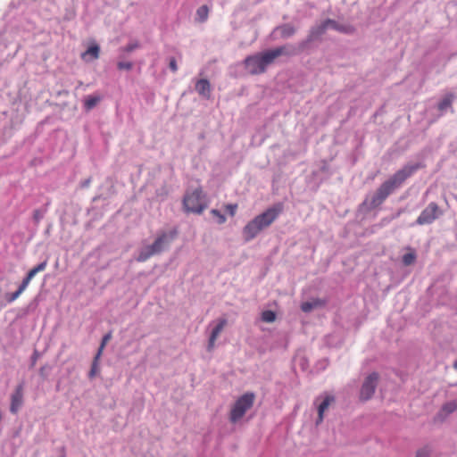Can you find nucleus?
Returning a JSON list of instances; mask_svg holds the SVG:
<instances>
[{
  "label": "nucleus",
  "instance_id": "2eb2a0df",
  "mask_svg": "<svg viewBox=\"0 0 457 457\" xmlns=\"http://www.w3.org/2000/svg\"><path fill=\"white\" fill-rule=\"evenodd\" d=\"M195 90L200 96L206 99L211 97V85L210 82L205 79H199L196 82Z\"/></svg>",
  "mask_w": 457,
  "mask_h": 457
},
{
  "label": "nucleus",
  "instance_id": "c756f323",
  "mask_svg": "<svg viewBox=\"0 0 457 457\" xmlns=\"http://www.w3.org/2000/svg\"><path fill=\"white\" fill-rule=\"evenodd\" d=\"M225 210L229 213L230 216H234L237 210V204H228L225 205Z\"/></svg>",
  "mask_w": 457,
  "mask_h": 457
},
{
  "label": "nucleus",
  "instance_id": "1a4fd4ad",
  "mask_svg": "<svg viewBox=\"0 0 457 457\" xmlns=\"http://www.w3.org/2000/svg\"><path fill=\"white\" fill-rule=\"evenodd\" d=\"M314 403L318 405V418L316 420V424L318 425L323 421L324 412L328 409L329 405L335 403V397L331 395L325 394L324 395L318 396Z\"/></svg>",
  "mask_w": 457,
  "mask_h": 457
},
{
  "label": "nucleus",
  "instance_id": "e433bc0d",
  "mask_svg": "<svg viewBox=\"0 0 457 457\" xmlns=\"http://www.w3.org/2000/svg\"><path fill=\"white\" fill-rule=\"evenodd\" d=\"M89 182H90L89 180H87V181L85 182V186H87V185L89 184Z\"/></svg>",
  "mask_w": 457,
  "mask_h": 457
},
{
  "label": "nucleus",
  "instance_id": "f3484780",
  "mask_svg": "<svg viewBox=\"0 0 457 457\" xmlns=\"http://www.w3.org/2000/svg\"><path fill=\"white\" fill-rule=\"evenodd\" d=\"M46 267V262H41L39 263L38 265H37L36 267H34L33 269H31L27 276L23 278L22 282H21V285L23 287H25L27 288V287L29 286V282L31 281V279L40 271H43L45 270Z\"/></svg>",
  "mask_w": 457,
  "mask_h": 457
},
{
  "label": "nucleus",
  "instance_id": "f257e3e1",
  "mask_svg": "<svg viewBox=\"0 0 457 457\" xmlns=\"http://www.w3.org/2000/svg\"><path fill=\"white\" fill-rule=\"evenodd\" d=\"M421 165L420 163L408 164L397 170L387 180L383 182L376 192L366 198L362 203V206H367L368 210H372L379 206L394 191L399 188L402 184L411 177Z\"/></svg>",
  "mask_w": 457,
  "mask_h": 457
},
{
  "label": "nucleus",
  "instance_id": "b1692460",
  "mask_svg": "<svg viewBox=\"0 0 457 457\" xmlns=\"http://www.w3.org/2000/svg\"><path fill=\"white\" fill-rule=\"evenodd\" d=\"M276 320V313L272 311H264L262 312V320L267 323L273 322Z\"/></svg>",
  "mask_w": 457,
  "mask_h": 457
},
{
  "label": "nucleus",
  "instance_id": "7ed1b4c3",
  "mask_svg": "<svg viewBox=\"0 0 457 457\" xmlns=\"http://www.w3.org/2000/svg\"><path fill=\"white\" fill-rule=\"evenodd\" d=\"M283 52L284 47L281 46L247 56L244 62L245 68L252 75L263 73L269 65L283 54Z\"/></svg>",
  "mask_w": 457,
  "mask_h": 457
},
{
  "label": "nucleus",
  "instance_id": "4c0bfd02",
  "mask_svg": "<svg viewBox=\"0 0 457 457\" xmlns=\"http://www.w3.org/2000/svg\"><path fill=\"white\" fill-rule=\"evenodd\" d=\"M61 457H65V455H64V454H62Z\"/></svg>",
  "mask_w": 457,
  "mask_h": 457
},
{
  "label": "nucleus",
  "instance_id": "473e14b6",
  "mask_svg": "<svg viewBox=\"0 0 457 457\" xmlns=\"http://www.w3.org/2000/svg\"><path fill=\"white\" fill-rule=\"evenodd\" d=\"M39 372H40V375H41V376L45 377V368H44V367H42V368L40 369V371H39Z\"/></svg>",
  "mask_w": 457,
  "mask_h": 457
},
{
  "label": "nucleus",
  "instance_id": "c85d7f7f",
  "mask_svg": "<svg viewBox=\"0 0 457 457\" xmlns=\"http://www.w3.org/2000/svg\"><path fill=\"white\" fill-rule=\"evenodd\" d=\"M430 450L428 447H423L416 452L415 457H429Z\"/></svg>",
  "mask_w": 457,
  "mask_h": 457
},
{
  "label": "nucleus",
  "instance_id": "423d86ee",
  "mask_svg": "<svg viewBox=\"0 0 457 457\" xmlns=\"http://www.w3.org/2000/svg\"><path fill=\"white\" fill-rule=\"evenodd\" d=\"M255 400V395L252 392H247L241 395L232 405L229 411V421L233 424L239 421L249 411Z\"/></svg>",
  "mask_w": 457,
  "mask_h": 457
},
{
  "label": "nucleus",
  "instance_id": "a878e982",
  "mask_svg": "<svg viewBox=\"0 0 457 457\" xmlns=\"http://www.w3.org/2000/svg\"><path fill=\"white\" fill-rule=\"evenodd\" d=\"M211 213L218 219L219 224H223L226 221V217L220 211L213 209Z\"/></svg>",
  "mask_w": 457,
  "mask_h": 457
},
{
  "label": "nucleus",
  "instance_id": "6ab92c4d",
  "mask_svg": "<svg viewBox=\"0 0 457 457\" xmlns=\"http://www.w3.org/2000/svg\"><path fill=\"white\" fill-rule=\"evenodd\" d=\"M99 54L100 47L97 45L94 44L90 46L87 48V50L81 54V58L86 62L88 61L87 56H90L91 59L96 60L99 58Z\"/></svg>",
  "mask_w": 457,
  "mask_h": 457
},
{
  "label": "nucleus",
  "instance_id": "39448f33",
  "mask_svg": "<svg viewBox=\"0 0 457 457\" xmlns=\"http://www.w3.org/2000/svg\"><path fill=\"white\" fill-rule=\"evenodd\" d=\"M183 207L187 212L202 213L207 208V201L202 187L187 190L183 197Z\"/></svg>",
  "mask_w": 457,
  "mask_h": 457
},
{
  "label": "nucleus",
  "instance_id": "20e7f679",
  "mask_svg": "<svg viewBox=\"0 0 457 457\" xmlns=\"http://www.w3.org/2000/svg\"><path fill=\"white\" fill-rule=\"evenodd\" d=\"M176 236L177 232L175 230L169 233L164 232L160 234L152 245L146 246L139 253L137 257V261L143 262L148 260L151 256L162 253L171 243Z\"/></svg>",
  "mask_w": 457,
  "mask_h": 457
},
{
  "label": "nucleus",
  "instance_id": "9b49d317",
  "mask_svg": "<svg viewBox=\"0 0 457 457\" xmlns=\"http://www.w3.org/2000/svg\"><path fill=\"white\" fill-rule=\"evenodd\" d=\"M328 24H327V19L320 21V23L315 24L310 29V33L308 35V41H315L319 40L328 29Z\"/></svg>",
  "mask_w": 457,
  "mask_h": 457
},
{
  "label": "nucleus",
  "instance_id": "bb28decb",
  "mask_svg": "<svg viewBox=\"0 0 457 457\" xmlns=\"http://www.w3.org/2000/svg\"><path fill=\"white\" fill-rule=\"evenodd\" d=\"M110 338H111V334H110V333H109V334H107V335H105V336L103 337V339H102V343H101V345H100V347H99V349H98V352H97V353H96V354H97V357H100V356H101V354H102V353H103V350H104V346H105L106 343L110 340Z\"/></svg>",
  "mask_w": 457,
  "mask_h": 457
},
{
  "label": "nucleus",
  "instance_id": "a211bd4d",
  "mask_svg": "<svg viewBox=\"0 0 457 457\" xmlns=\"http://www.w3.org/2000/svg\"><path fill=\"white\" fill-rule=\"evenodd\" d=\"M454 99L455 96L453 93L446 94L443 97V99L438 103V110L443 113L447 109L452 108V104Z\"/></svg>",
  "mask_w": 457,
  "mask_h": 457
},
{
  "label": "nucleus",
  "instance_id": "f704fd0d",
  "mask_svg": "<svg viewBox=\"0 0 457 457\" xmlns=\"http://www.w3.org/2000/svg\"><path fill=\"white\" fill-rule=\"evenodd\" d=\"M453 367L457 370V361L453 363Z\"/></svg>",
  "mask_w": 457,
  "mask_h": 457
},
{
  "label": "nucleus",
  "instance_id": "72a5a7b5",
  "mask_svg": "<svg viewBox=\"0 0 457 457\" xmlns=\"http://www.w3.org/2000/svg\"><path fill=\"white\" fill-rule=\"evenodd\" d=\"M402 212H403L402 210H399V211L395 213V218L399 217V216H400V214L402 213Z\"/></svg>",
  "mask_w": 457,
  "mask_h": 457
},
{
  "label": "nucleus",
  "instance_id": "5701e85b",
  "mask_svg": "<svg viewBox=\"0 0 457 457\" xmlns=\"http://www.w3.org/2000/svg\"><path fill=\"white\" fill-rule=\"evenodd\" d=\"M415 260H416V253L413 250H411V252L403 254L402 261L405 266H410L415 262Z\"/></svg>",
  "mask_w": 457,
  "mask_h": 457
},
{
  "label": "nucleus",
  "instance_id": "0eeeda50",
  "mask_svg": "<svg viewBox=\"0 0 457 457\" xmlns=\"http://www.w3.org/2000/svg\"><path fill=\"white\" fill-rule=\"evenodd\" d=\"M379 379V374L378 372H371L363 380L360 389V400L368 401L375 394Z\"/></svg>",
  "mask_w": 457,
  "mask_h": 457
},
{
  "label": "nucleus",
  "instance_id": "4468645a",
  "mask_svg": "<svg viewBox=\"0 0 457 457\" xmlns=\"http://www.w3.org/2000/svg\"><path fill=\"white\" fill-rule=\"evenodd\" d=\"M455 411H457V400L450 401L443 404L436 416L444 420L448 415Z\"/></svg>",
  "mask_w": 457,
  "mask_h": 457
},
{
  "label": "nucleus",
  "instance_id": "f03ea898",
  "mask_svg": "<svg viewBox=\"0 0 457 457\" xmlns=\"http://www.w3.org/2000/svg\"><path fill=\"white\" fill-rule=\"evenodd\" d=\"M282 212L283 205L279 204L254 217L243 228L242 234L245 241L249 242L255 238L262 230L269 228Z\"/></svg>",
  "mask_w": 457,
  "mask_h": 457
},
{
  "label": "nucleus",
  "instance_id": "6e6552de",
  "mask_svg": "<svg viewBox=\"0 0 457 457\" xmlns=\"http://www.w3.org/2000/svg\"><path fill=\"white\" fill-rule=\"evenodd\" d=\"M441 214H442V212L440 211L437 204L432 202L421 212V213L416 220V224H418V225L431 224Z\"/></svg>",
  "mask_w": 457,
  "mask_h": 457
},
{
  "label": "nucleus",
  "instance_id": "dca6fc26",
  "mask_svg": "<svg viewBox=\"0 0 457 457\" xmlns=\"http://www.w3.org/2000/svg\"><path fill=\"white\" fill-rule=\"evenodd\" d=\"M326 304V301L320 298H313L310 301L304 302L301 305V310L303 312H310L314 309L321 308Z\"/></svg>",
  "mask_w": 457,
  "mask_h": 457
},
{
  "label": "nucleus",
  "instance_id": "ddd939ff",
  "mask_svg": "<svg viewBox=\"0 0 457 457\" xmlns=\"http://www.w3.org/2000/svg\"><path fill=\"white\" fill-rule=\"evenodd\" d=\"M327 24H328L329 29H335L344 34L351 35L355 32V28L353 25L339 24L332 19H327Z\"/></svg>",
  "mask_w": 457,
  "mask_h": 457
},
{
  "label": "nucleus",
  "instance_id": "9d476101",
  "mask_svg": "<svg viewBox=\"0 0 457 457\" xmlns=\"http://www.w3.org/2000/svg\"><path fill=\"white\" fill-rule=\"evenodd\" d=\"M228 320L225 318H220L215 321V325L212 329L209 337L207 350L212 352L215 347V343L224 328L227 326Z\"/></svg>",
  "mask_w": 457,
  "mask_h": 457
},
{
  "label": "nucleus",
  "instance_id": "393cba45",
  "mask_svg": "<svg viewBox=\"0 0 457 457\" xmlns=\"http://www.w3.org/2000/svg\"><path fill=\"white\" fill-rule=\"evenodd\" d=\"M100 357H97V354L96 355L94 361H93V363H92V367H91V370H90V372H89V378H92L95 377V375L97 373L98 371V359Z\"/></svg>",
  "mask_w": 457,
  "mask_h": 457
},
{
  "label": "nucleus",
  "instance_id": "cd10ccee",
  "mask_svg": "<svg viewBox=\"0 0 457 457\" xmlns=\"http://www.w3.org/2000/svg\"><path fill=\"white\" fill-rule=\"evenodd\" d=\"M117 67L119 70L130 71L133 68V63L131 62H119Z\"/></svg>",
  "mask_w": 457,
  "mask_h": 457
},
{
  "label": "nucleus",
  "instance_id": "2f4dec72",
  "mask_svg": "<svg viewBox=\"0 0 457 457\" xmlns=\"http://www.w3.org/2000/svg\"><path fill=\"white\" fill-rule=\"evenodd\" d=\"M170 69L173 72H176L178 71L177 62H176V60L174 58H171L170 61Z\"/></svg>",
  "mask_w": 457,
  "mask_h": 457
},
{
  "label": "nucleus",
  "instance_id": "f8f14e48",
  "mask_svg": "<svg viewBox=\"0 0 457 457\" xmlns=\"http://www.w3.org/2000/svg\"><path fill=\"white\" fill-rule=\"evenodd\" d=\"M23 403V386L19 385L16 386L11 397L10 411L12 413H17Z\"/></svg>",
  "mask_w": 457,
  "mask_h": 457
},
{
  "label": "nucleus",
  "instance_id": "412c9836",
  "mask_svg": "<svg viewBox=\"0 0 457 457\" xmlns=\"http://www.w3.org/2000/svg\"><path fill=\"white\" fill-rule=\"evenodd\" d=\"M209 15V8L207 5L200 6L196 11V19L200 22H204L207 20Z\"/></svg>",
  "mask_w": 457,
  "mask_h": 457
},
{
  "label": "nucleus",
  "instance_id": "c9c22d12",
  "mask_svg": "<svg viewBox=\"0 0 457 457\" xmlns=\"http://www.w3.org/2000/svg\"><path fill=\"white\" fill-rule=\"evenodd\" d=\"M293 32H294L293 30H292V31H289V29H287V35H289L290 33H293Z\"/></svg>",
  "mask_w": 457,
  "mask_h": 457
},
{
  "label": "nucleus",
  "instance_id": "4be33fe9",
  "mask_svg": "<svg viewBox=\"0 0 457 457\" xmlns=\"http://www.w3.org/2000/svg\"><path fill=\"white\" fill-rule=\"evenodd\" d=\"M26 290V287H23L21 284L20 285L19 288L11 294L5 295V299L8 303L14 302L24 291Z\"/></svg>",
  "mask_w": 457,
  "mask_h": 457
},
{
  "label": "nucleus",
  "instance_id": "7c9ffc66",
  "mask_svg": "<svg viewBox=\"0 0 457 457\" xmlns=\"http://www.w3.org/2000/svg\"><path fill=\"white\" fill-rule=\"evenodd\" d=\"M137 47H138L137 43H131V44L127 45L124 47V51L127 53H130V52L134 51L135 49H137Z\"/></svg>",
  "mask_w": 457,
  "mask_h": 457
},
{
  "label": "nucleus",
  "instance_id": "aec40b11",
  "mask_svg": "<svg viewBox=\"0 0 457 457\" xmlns=\"http://www.w3.org/2000/svg\"><path fill=\"white\" fill-rule=\"evenodd\" d=\"M101 101L100 96H88L84 100V106L87 110L93 109Z\"/></svg>",
  "mask_w": 457,
  "mask_h": 457
}]
</instances>
